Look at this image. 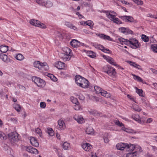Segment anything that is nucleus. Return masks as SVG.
Segmentation results:
<instances>
[{
    "instance_id": "obj_3",
    "label": "nucleus",
    "mask_w": 157,
    "mask_h": 157,
    "mask_svg": "<svg viewBox=\"0 0 157 157\" xmlns=\"http://www.w3.org/2000/svg\"><path fill=\"white\" fill-rule=\"evenodd\" d=\"M62 52L59 54L60 57L64 61L69 60L71 58V49L67 47H65L62 48Z\"/></svg>"
},
{
    "instance_id": "obj_37",
    "label": "nucleus",
    "mask_w": 157,
    "mask_h": 157,
    "mask_svg": "<svg viewBox=\"0 0 157 157\" xmlns=\"http://www.w3.org/2000/svg\"><path fill=\"white\" fill-rule=\"evenodd\" d=\"M132 75L133 76V78L135 80L140 82H143V80L140 77L133 74H132Z\"/></svg>"
},
{
    "instance_id": "obj_29",
    "label": "nucleus",
    "mask_w": 157,
    "mask_h": 157,
    "mask_svg": "<svg viewBox=\"0 0 157 157\" xmlns=\"http://www.w3.org/2000/svg\"><path fill=\"white\" fill-rule=\"evenodd\" d=\"M135 88L136 90V93L138 94L141 97H144L145 94L142 89H139L136 87H135Z\"/></svg>"
},
{
    "instance_id": "obj_20",
    "label": "nucleus",
    "mask_w": 157,
    "mask_h": 157,
    "mask_svg": "<svg viewBox=\"0 0 157 157\" xmlns=\"http://www.w3.org/2000/svg\"><path fill=\"white\" fill-rule=\"evenodd\" d=\"M141 152L135 151L132 152H130L126 155V157H138Z\"/></svg>"
},
{
    "instance_id": "obj_18",
    "label": "nucleus",
    "mask_w": 157,
    "mask_h": 157,
    "mask_svg": "<svg viewBox=\"0 0 157 157\" xmlns=\"http://www.w3.org/2000/svg\"><path fill=\"white\" fill-rule=\"evenodd\" d=\"M127 143H119L116 145V147L117 149L119 150H124L126 149Z\"/></svg>"
},
{
    "instance_id": "obj_58",
    "label": "nucleus",
    "mask_w": 157,
    "mask_h": 157,
    "mask_svg": "<svg viewBox=\"0 0 157 157\" xmlns=\"http://www.w3.org/2000/svg\"><path fill=\"white\" fill-rule=\"evenodd\" d=\"M91 99H92V100H94V101H99V98H98L96 97H95V96H91V98H90Z\"/></svg>"
},
{
    "instance_id": "obj_13",
    "label": "nucleus",
    "mask_w": 157,
    "mask_h": 157,
    "mask_svg": "<svg viewBox=\"0 0 157 157\" xmlns=\"http://www.w3.org/2000/svg\"><path fill=\"white\" fill-rule=\"evenodd\" d=\"M103 57L111 65L114 66L117 65V63L112 58L104 55L103 56Z\"/></svg>"
},
{
    "instance_id": "obj_41",
    "label": "nucleus",
    "mask_w": 157,
    "mask_h": 157,
    "mask_svg": "<svg viewBox=\"0 0 157 157\" xmlns=\"http://www.w3.org/2000/svg\"><path fill=\"white\" fill-rule=\"evenodd\" d=\"M94 90L97 94H100L102 89L100 87L97 86H94Z\"/></svg>"
},
{
    "instance_id": "obj_44",
    "label": "nucleus",
    "mask_w": 157,
    "mask_h": 157,
    "mask_svg": "<svg viewBox=\"0 0 157 157\" xmlns=\"http://www.w3.org/2000/svg\"><path fill=\"white\" fill-rule=\"evenodd\" d=\"M45 5L44 6L47 8L51 7L53 5L52 3L50 1H46L45 2Z\"/></svg>"
},
{
    "instance_id": "obj_43",
    "label": "nucleus",
    "mask_w": 157,
    "mask_h": 157,
    "mask_svg": "<svg viewBox=\"0 0 157 157\" xmlns=\"http://www.w3.org/2000/svg\"><path fill=\"white\" fill-rule=\"evenodd\" d=\"M94 23L93 21L91 20H88L86 21V25H88L90 26L91 29H92Z\"/></svg>"
},
{
    "instance_id": "obj_24",
    "label": "nucleus",
    "mask_w": 157,
    "mask_h": 157,
    "mask_svg": "<svg viewBox=\"0 0 157 157\" xmlns=\"http://www.w3.org/2000/svg\"><path fill=\"white\" fill-rule=\"evenodd\" d=\"M94 46L96 48L100 49L105 53L107 52L108 51H109V49H105L102 45L100 44H94Z\"/></svg>"
},
{
    "instance_id": "obj_50",
    "label": "nucleus",
    "mask_w": 157,
    "mask_h": 157,
    "mask_svg": "<svg viewBox=\"0 0 157 157\" xmlns=\"http://www.w3.org/2000/svg\"><path fill=\"white\" fill-rule=\"evenodd\" d=\"M37 27L43 29H45L47 28V26L45 24L41 23L40 22V23H39Z\"/></svg>"
},
{
    "instance_id": "obj_57",
    "label": "nucleus",
    "mask_w": 157,
    "mask_h": 157,
    "mask_svg": "<svg viewBox=\"0 0 157 157\" xmlns=\"http://www.w3.org/2000/svg\"><path fill=\"white\" fill-rule=\"evenodd\" d=\"M65 25L67 26L68 28H70L72 24L70 22L68 21H65L64 23Z\"/></svg>"
},
{
    "instance_id": "obj_27",
    "label": "nucleus",
    "mask_w": 157,
    "mask_h": 157,
    "mask_svg": "<svg viewBox=\"0 0 157 157\" xmlns=\"http://www.w3.org/2000/svg\"><path fill=\"white\" fill-rule=\"evenodd\" d=\"M126 62L129 63L131 66L136 67L139 70L141 69V67L139 65L135 63L129 61H127Z\"/></svg>"
},
{
    "instance_id": "obj_2",
    "label": "nucleus",
    "mask_w": 157,
    "mask_h": 157,
    "mask_svg": "<svg viewBox=\"0 0 157 157\" xmlns=\"http://www.w3.org/2000/svg\"><path fill=\"white\" fill-rule=\"evenodd\" d=\"M75 80L76 84L78 86L83 88H87L89 86L90 83L88 81L79 75L75 76Z\"/></svg>"
},
{
    "instance_id": "obj_19",
    "label": "nucleus",
    "mask_w": 157,
    "mask_h": 157,
    "mask_svg": "<svg viewBox=\"0 0 157 157\" xmlns=\"http://www.w3.org/2000/svg\"><path fill=\"white\" fill-rule=\"evenodd\" d=\"M31 144L33 146L38 147L39 144L37 139L34 137H30L29 139Z\"/></svg>"
},
{
    "instance_id": "obj_6",
    "label": "nucleus",
    "mask_w": 157,
    "mask_h": 157,
    "mask_svg": "<svg viewBox=\"0 0 157 157\" xmlns=\"http://www.w3.org/2000/svg\"><path fill=\"white\" fill-rule=\"evenodd\" d=\"M114 122L116 124L121 128V130L129 133H136L134 130L129 128H126L124 127V125L122 122L118 120H115Z\"/></svg>"
},
{
    "instance_id": "obj_34",
    "label": "nucleus",
    "mask_w": 157,
    "mask_h": 157,
    "mask_svg": "<svg viewBox=\"0 0 157 157\" xmlns=\"http://www.w3.org/2000/svg\"><path fill=\"white\" fill-rule=\"evenodd\" d=\"M8 50V47L7 46L2 45L0 46V51L3 53H6Z\"/></svg>"
},
{
    "instance_id": "obj_8",
    "label": "nucleus",
    "mask_w": 157,
    "mask_h": 157,
    "mask_svg": "<svg viewBox=\"0 0 157 157\" xmlns=\"http://www.w3.org/2000/svg\"><path fill=\"white\" fill-rule=\"evenodd\" d=\"M126 150L128 151H138L142 152V150L140 147L138 145L135 144H127Z\"/></svg>"
},
{
    "instance_id": "obj_15",
    "label": "nucleus",
    "mask_w": 157,
    "mask_h": 157,
    "mask_svg": "<svg viewBox=\"0 0 157 157\" xmlns=\"http://www.w3.org/2000/svg\"><path fill=\"white\" fill-rule=\"evenodd\" d=\"M120 17L125 22H132L134 21L133 18L130 16H121Z\"/></svg>"
},
{
    "instance_id": "obj_64",
    "label": "nucleus",
    "mask_w": 157,
    "mask_h": 157,
    "mask_svg": "<svg viewBox=\"0 0 157 157\" xmlns=\"http://www.w3.org/2000/svg\"><path fill=\"white\" fill-rule=\"evenodd\" d=\"M116 65H115V66L117 67L118 68V69H121V70L124 69V68L123 67H121V66H120L117 63L116 64Z\"/></svg>"
},
{
    "instance_id": "obj_42",
    "label": "nucleus",
    "mask_w": 157,
    "mask_h": 157,
    "mask_svg": "<svg viewBox=\"0 0 157 157\" xmlns=\"http://www.w3.org/2000/svg\"><path fill=\"white\" fill-rule=\"evenodd\" d=\"M151 49L155 52H157V44H153L151 45Z\"/></svg>"
},
{
    "instance_id": "obj_59",
    "label": "nucleus",
    "mask_w": 157,
    "mask_h": 157,
    "mask_svg": "<svg viewBox=\"0 0 157 157\" xmlns=\"http://www.w3.org/2000/svg\"><path fill=\"white\" fill-rule=\"evenodd\" d=\"M76 14L77 15L79 19H81L83 18V16L79 12H77Z\"/></svg>"
},
{
    "instance_id": "obj_9",
    "label": "nucleus",
    "mask_w": 157,
    "mask_h": 157,
    "mask_svg": "<svg viewBox=\"0 0 157 157\" xmlns=\"http://www.w3.org/2000/svg\"><path fill=\"white\" fill-rule=\"evenodd\" d=\"M32 80L39 87H43L45 85V82L40 78L34 77H33Z\"/></svg>"
},
{
    "instance_id": "obj_35",
    "label": "nucleus",
    "mask_w": 157,
    "mask_h": 157,
    "mask_svg": "<svg viewBox=\"0 0 157 157\" xmlns=\"http://www.w3.org/2000/svg\"><path fill=\"white\" fill-rule=\"evenodd\" d=\"M46 75L48 76V77L50 78L51 80L54 82H56L57 81V78L52 74L46 73Z\"/></svg>"
},
{
    "instance_id": "obj_52",
    "label": "nucleus",
    "mask_w": 157,
    "mask_h": 157,
    "mask_svg": "<svg viewBox=\"0 0 157 157\" xmlns=\"http://www.w3.org/2000/svg\"><path fill=\"white\" fill-rule=\"evenodd\" d=\"M81 108V106L79 105V103H77V104H75L74 106V109L76 110H79Z\"/></svg>"
},
{
    "instance_id": "obj_23",
    "label": "nucleus",
    "mask_w": 157,
    "mask_h": 157,
    "mask_svg": "<svg viewBox=\"0 0 157 157\" xmlns=\"http://www.w3.org/2000/svg\"><path fill=\"white\" fill-rule=\"evenodd\" d=\"M107 74L112 77H114L115 76L116 73L115 70L113 67L109 69L106 72Z\"/></svg>"
},
{
    "instance_id": "obj_25",
    "label": "nucleus",
    "mask_w": 157,
    "mask_h": 157,
    "mask_svg": "<svg viewBox=\"0 0 157 157\" xmlns=\"http://www.w3.org/2000/svg\"><path fill=\"white\" fill-rule=\"evenodd\" d=\"M85 132L86 134L88 135H92L94 133V130L93 128L90 126L87 127L85 129Z\"/></svg>"
},
{
    "instance_id": "obj_62",
    "label": "nucleus",
    "mask_w": 157,
    "mask_h": 157,
    "mask_svg": "<svg viewBox=\"0 0 157 157\" xmlns=\"http://www.w3.org/2000/svg\"><path fill=\"white\" fill-rule=\"evenodd\" d=\"M17 86L20 89H21L23 90H25V88L24 86L20 84L18 85Z\"/></svg>"
},
{
    "instance_id": "obj_54",
    "label": "nucleus",
    "mask_w": 157,
    "mask_h": 157,
    "mask_svg": "<svg viewBox=\"0 0 157 157\" xmlns=\"http://www.w3.org/2000/svg\"><path fill=\"white\" fill-rule=\"evenodd\" d=\"M89 113L90 114L94 115V116H97L99 114L97 111L95 110H91L89 111Z\"/></svg>"
},
{
    "instance_id": "obj_38",
    "label": "nucleus",
    "mask_w": 157,
    "mask_h": 157,
    "mask_svg": "<svg viewBox=\"0 0 157 157\" xmlns=\"http://www.w3.org/2000/svg\"><path fill=\"white\" fill-rule=\"evenodd\" d=\"M47 132L48 135L50 136H53L54 135V132L52 128H48Z\"/></svg>"
},
{
    "instance_id": "obj_14",
    "label": "nucleus",
    "mask_w": 157,
    "mask_h": 157,
    "mask_svg": "<svg viewBox=\"0 0 157 157\" xmlns=\"http://www.w3.org/2000/svg\"><path fill=\"white\" fill-rule=\"evenodd\" d=\"M81 147L86 151H89L92 148V146L87 143H83L81 144Z\"/></svg>"
},
{
    "instance_id": "obj_11",
    "label": "nucleus",
    "mask_w": 157,
    "mask_h": 157,
    "mask_svg": "<svg viewBox=\"0 0 157 157\" xmlns=\"http://www.w3.org/2000/svg\"><path fill=\"white\" fill-rule=\"evenodd\" d=\"M70 44L74 48H77L83 46L84 44L76 40L73 39L70 42Z\"/></svg>"
},
{
    "instance_id": "obj_32",
    "label": "nucleus",
    "mask_w": 157,
    "mask_h": 157,
    "mask_svg": "<svg viewBox=\"0 0 157 157\" xmlns=\"http://www.w3.org/2000/svg\"><path fill=\"white\" fill-rule=\"evenodd\" d=\"M29 23L32 25L37 27L39 23H40V21L37 20L32 19L30 21Z\"/></svg>"
},
{
    "instance_id": "obj_7",
    "label": "nucleus",
    "mask_w": 157,
    "mask_h": 157,
    "mask_svg": "<svg viewBox=\"0 0 157 157\" xmlns=\"http://www.w3.org/2000/svg\"><path fill=\"white\" fill-rule=\"evenodd\" d=\"M128 46L132 49H136L140 46V44L136 39H130L128 40Z\"/></svg>"
},
{
    "instance_id": "obj_56",
    "label": "nucleus",
    "mask_w": 157,
    "mask_h": 157,
    "mask_svg": "<svg viewBox=\"0 0 157 157\" xmlns=\"http://www.w3.org/2000/svg\"><path fill=\"white\" fill-rule=\"evenodd\" d=\"M40 107L42 109L45 108L46 107V103L44 102H41L40 104Z\"/></svg>"
},
{
    "instance_id": "obj_55",
    "label": "nucleus",
    "mask_w": 157,
    "mask_h": 157,
    "mask_svg": "<svg viewBox=\"0 0 157 157\" xmlns=\"http://www.w3.org/2000/svg\"><path fill=\"white\" fill-rule=\"evenodd\" d=\"M0 138L1 139H5L6 138V135L1 131H0Z\"/></svg>"
},
{
    "instance_id": "obj_4",
    "label": "nucleus",
    "mask_w": 157,
    "mask_h": 157,
    "mask_svg": "<svg viewBox=\"0 0 157 157\" xmlns=\"http://www.w3.org/2000/svg\"><path fill=\"white\" fill-rule=\"evenodd\" d=\"M103 12L106 13L107 17L111 21L117 24H122L121 21L118 18L116 17V13L113 11L106 12L103 11Z\"/></svg>"
},
{
    "instance_id": "obj_40",
    "label": "nucleus",
    "mask_w": 157,
    "mask_h": 157,
    "mask_svg": "<svg viewBox=\"0 0 157 157\" xmlns=\"http://www.w3.org/2000/svg\"><path fill=\"white\" fill-rule=\"evenodd\" d=\"M87 54L88 56L92 58H94L96 57V55L95 53L91 51H88Z\"/></svg>"
},
{
    "instance_id": "obj_39",
    "label": "nucleus",
    "mask_w": 157,
    "mask_h": 157,
    "mask_svg": "<svg viewBox=\"0 0 157 157\" xmlns=\"http://www.w3.org/2000/svg\"><path fill=\"white\" fill-rule=\"evenodd\" d=\"M70 99L71 102L75 104L78 103L79 102L77 99L74 97H71L70 98Z\"/></svg>"
},
{
    "instance_id": "obj_53",
    "label": "nucleus",
    "mask_w": 157,
    "mask_h": 157,
    "mask_svg": "<svg viewBox=\"0 0 157 157\" xmlns=\"http://www.w3.org/2000/svg\"><path fill=\"white\" fill-rule=\"evenodd\" d=\"M103 138L104 139V141L105 143H108L109 142V139H108V135L107 134H105Z\"/></svg>"
},
{
    "instance_id": "obj_22",
    "label": "nucleus",
    "mask_w": 157,
    "mask_h": 157,
    "mask_svg": "<svg viewBox=\"0 0 157 157\" xmlns=\"http://www.w3.org/2000/svg\"><path fill=\"white\" fill-rule=\"evenodd\" d=\"M0 58L4 62L7 63L10 61V59L4 53L0 54Z\"/></svg>"
},
{
    "instance_id": "obj_26",
    "label": "nucleus",
    "mask_w": 157,
    "mask_h": 157,
    "mask_svg": "<svg viewBox=\"0 0 157 157\" xmlns=\"http://www.w3.org/2000/svg\"><path fill=\"white\" fill-rule=\"evenodd\" d=\"M8 136L14 140L18 139V134L15 132H12L8 134Z\"/></svg>"
},
{
    "instance_id": "obj_45",
    "label": "nucleus",
    "mask_w": 157,
    "mask_h": 157,
    "mask_svg": "<svg viewBox=\"0 0 157 157\" xmlns=\"http://www.w3.org/2000/svg\"><path fill=\"white\" fill-rule=\"evenodd\" d=\"M141 38L143 41L146 42H148L149 40L148 37L144 35H142L141 36Z\"/></svg>"
},
{
    "instance_id": "obj_47",
    "label": "nucleus",
    "mask_w": 157,
    "mask_h": 157,
    "mask_svg": "<svg viewBox=\"0 0 157 157\" xmlns=\"http://www.w3.org/2000/svg\"><path fill=\"white\" fill-rule=\"evenodd\" d=\"M35 132L40 137L42 136V132L41 129L39 128L35 129Z\"/></svg>"
},
{
    "instance_id": "obj_63",
    "label": "nucleus",
    "mask_w": 157,
    "mask_h": 157,
    "mask_svg": "<svg viewBox=\"0 0 157 157\" xmlns=\"http://www.w3.org/2000/svg\"><path fill=\"white\" fill-rule=\"evenodd\" d=\"M150 70L155 74H156L157 73V71L154 69L150 68Z\"/></svg>"
},
{
    "instance_id": "obj_33",
    "label": "nucleus",
    "mask_w": 157,
    "mask_h": 157,
    "mask_svg": "<svg viewBox=\"0 0 157 157\" xmlns=\"http://www.w3.org/2000/svg\"><path fill=\"white\" fill-rule=\"evenodd\" d=\"M132 108L134 110L137 112H139L142 110L141 108H140L138 105L135 104H134L132 105Z\"/></svg>"
},
{
    "instance_id": "obj_61",
    "label": "nucleus",
    "mask_w": 157,
    "mask_h": 157,
    "mask_svg": "<svg viewBox=\"0 0 157 157\" xmlns=\"http://www.w3.org/2000/svg\"><path fill=\"white\" fill-rule=\"evenodd\" d=\"M153 121V119L151 118H148L146 121V122L147 123H149Z\"/></svg>"
},
{
    "instance_id": "obj_16",
    "label": "nucleus",
    "mask_w": 157,
    "mask_h": 157,
    "mask_svg": "<svg viewBox=\"0 0 157 157\" xmlns=\"http://www.w3.org/2000/svg\"><path fill=\"white\" fill-rule=\"evenodd\" d=\"M59 126V130H64L66 128V125L64 121L62 119H59L57 121Z\"/></svg>"
},
{
    "instance_id": "obj_51",
    "label": "nucleus",
    "mask_w": 157,
    "mask_h": 157,
    "mask_svg": "<svg viewBox=\"0 0 157 157\" xmlns=\"http://www.w3.org/2000/svg\"><path fill=\"white\" fill-rule=\"evenodd\" d=\"M55 34L57 37H58L60 39H62L63 37L61 33L58 31H56L55 33Z\"/></svg>"
},
{
    "instance_id": "obj_12",
    "label": "nucleus",
    "mask_w": 157,
    "mask_h": 157,
    "mask_svg": "<svg viewBox=\"0 0 157 157\" xmlns=\"http://www.w3.org/2000/svg\"><path fill=\"white\" fill-rule=\"evenodd\" d=\"M119 30L121 32L126 35L132 34L133 33V31L128 28L121 27L119 28Z\"/></svg>"
},
{
    "instance_id": "obj_31",
    "label": "nucleus",
    "mask_w": 157,
    "mask_h": 157,
    "mask_svg": "<svg viewBox=\"0 0 157 157\" xmlns=\"http://www.w3.org/2000/svg\"><path fill=\"white\" fill-rule=\"evenodd\" d=\"M62 147L65 150H69L71 148L70 144L67 142H64L63 144Z\"/></svg>"
},
{
    "instance_id": "obj_17",
    "label": "nucleus",
    "mask_w": 157,
    "mask_h": 157,
    "mask_svg": "<svg viewBox=\"0 0 157 157\" xmlns=\"http://www.w3.org/2000/svg\"><path fill=\"white\" fill-rule=\"evenodd\" d=\"M25 148L27 151L32 154H37L38 153V151L36 148L31 146L26 147Z\"/></svg>"
},
{
    "instance_id": "obj_46",
    "label": "nucleus",
    "mask_w": 157,
    "mask_h": 157,
    "mask_svg": "<svg viewBox=\"0 0 157 157\" xmlns=\"http://www.w3.org/2000/svg\"><path fill=\"white\" fill-rule=\"evenodd\" d=\"M13 107L18 112H19L21 109V106L20 105L16 103H14L13 104Z\"/></svg>"
},
{
    "instance_id": "obj_5",
    "label": "nucleus",
    "mask_w": 157,
    "mask_h": 157,
    "mask_svg": "<svg viewBox=\"0 0 157 157\" xmlns=\"http://www.w3.org/2000/svg\"><path fill=\"white\" fill-rule=\"evenodd\" d=\"M33 65L35 68L38 69L41 71H47L49 69V66L46 62L35 61L33 63Z\"/></svg>"
},
{
    "instance_id": "obj_1",
    "label": "nucleus",
    "mask_w": 157,
    "mask_h": 157,
    "mask_svg": "<svg viewBox=\"0 0 157 157\" xmlns=\"http://www.w3.org/2000/svg\"><path fill=\"white\" fill-rule=\"evenodd\" d=\"M101 39L104 40H106L109 41H113V39L111 38L109 36L105 35L103 34H98L97 35ZM117 43L120 44L122 45H126L128 46V40L123 38L122 37H118L116 39L115 41Z\"/></svg>"
},
{
    "instance_id": "obj_48",
    "label": "nucleus",
    "mask_w": 157,
    "mask_h": 157,
    "mask_svg": "<svg viewBox=\"0 0 157 157\" xmlns=\"http://www.w3.org/2000/svg\"><path fill=\"white\" fill-rule=\"evenodd\" d=\"M45 2L44 0H36V2L38 4L42 6L45 5Z\"/></svg>"
},
{
    "instance_id": "obj_10",
    "label": "nucleus",
    "mask_w": 157,
    "mask_h": 157,
    "mask_svg": "<svg viewBox=\"0 0 157 157\" xmlns=\"http://www.w3.org/2000/svg\"><path fill=\"white\" fill-rule=\"evenodd\" d=\"M73 118L79 124H83L85 122L86 119L81 115L75 114L73 116Z\"/></svg>"
},
{
    "instance_id": "obj_30",
    "label": "nucleus",
    "mask_w": 157,
    "mask_h": 157,
    "mask_svg": "<svg viewBox=\"0 0 157 157\" xmlns=\"http://www.w3.org/2000/svg\"><path fill=\"white\" fill-rule=\"evenodd\" d=\"M14 57L17 60L20 61L23 60L24 59V56L21 53H18Z\"/></svg>"
},
{
    "instance_id": "obj_21",
    "label": "nucleus",
    "mask_w": 157,
    "mask_h": 157,
    "mask_svg": "<svg viewBox=\"0 0 157 157\" xmlns=\"http://www.w3.org/2000/svg\"><path fill=\"white\" fill-rule=\"evenodd\" d=\"M55 67L57 68L60 69H64L66 67L65 63L61 61H57L55 64Z\"/></svg>"
},
{
    "instance_id": "obj_28",
    "label": "nucleus",
    "mask_w": 157,
    "mask_h": 157,
    "mask_svg": "<svg viewBox=\"0 0 157 157\" xmlns=\"http://www.w3.org/2000/svg\"><path fill=\"white\" fill-rule=\"evenodd\" d=\"M101 94L105 97L107 98H110L111 94L107 92L106 91L102 90L101 92L100 93Z\"/></svg>"
},
{
    "instance_id": "obj_36",
    "label": "nucleus",
    "mask_w": 157,
    "mask_h": 157,
    "mask_svg": "<svg viewBox=\"0 0 157 157\" xmlns=\"http://www.w3.org/2000/svg\"><path fill=\"white\" fill-rule=\"evenodd\" d=\"M132 117L139 123H141L140 118L138 115L132 114Z\"/></svg>"
},
{
    "instance_id": "obj_60",
    "label": "nucleus",
    "mask_w": 157,
    "mask_h": 157,
    "mask_svg": "<svg viewBox=\"0 0 157 157\" xmlns=\"http://www.w3.org/2000/svg\"><path fill=\"white\" fill-rule=\"evenodd\" d=\"M71 29H72L73 30L75 31H77L78 30V29L75 26V25H72L71 26V28H70Z\"/></svg>"
},
{
    "instance_id": "obj_49",
    "label": "nucleus",
    "mask_w": 157,
    "mask_h": 157,
    "mask_svg": "<svg viewBox=\"0 0 157 157\" xmlns=\"http://www.w3.org/2000/svg\"><path fill=\"white\" fill-rule=\"evenodd\" d=\"M132 1L138 5H142L143 4V2L141 0H132Z\"/></svg>"
}]
</instances>
